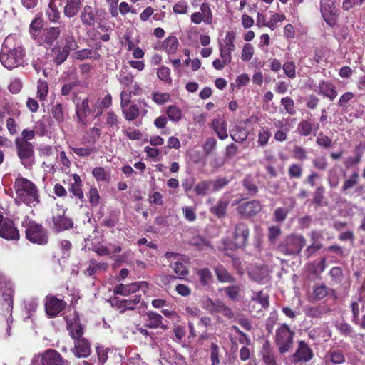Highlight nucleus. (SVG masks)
I'll list each match as a JSON object with an SVG mask.
<instances>
[{
    "label": "nucleus",
    "mask_w": 365,
    "mask_h": 365,
    "mask_svg": "<svg viewBox=\"0 0 365 365\" xmlns=\"http://www.w3.org/2000/svg\"><path fill=\"white\" fill-rule=\"evenodd\" d=\"M121 108L123 117L128 121H133L140 115V110L136 104L128 105L127 107Z\"/></svg>",
    "instance_id": "31"
},
{
    "label": "nucleus",
    "mask_w": 365,
    "mask_h": 365,
    "mask_svg": "<svg viewBox=\"0 0 365 365\" xmlns=\"http://www.w3.org/2000/svg\"><path fill=\"white\" fill-rule=\"evenodd\" d=\"M319 94L333 101L337 96L336 86L331 81L322 80L318 85Z\"/></svg>",
    "instance_id": "21"
},
{
    "label": "nucleus",
    "mask_w": 365,
    "mask_h": 365,
    "mask_svg": "<svg viewBox=\"0 0 365 365\" xmlns=\"http://www.w3.org/2000/svg\"><path fill=\"white\" fill-rule=\"evenodd\" d=\"M191 21L200 24L204 21L206 24H211L213 21V15L208 2H203L200 5V11L194 12L190 16Z\"/></svg>",
    "instance_id": "14"
},
{
    "label": "nucleus",
    "mask_w": 365,
    "mask_h": 365,
    "mask_svg": "<svg viewBox=\"0 0 365 365\" xmlns=\"http://www.w3.org/2000/svg\"><path fill=\"white\" fill-rule=\"evenodd\" d=\"M167 115L172 121L178 122L182 118V111L180 108L175 105H172L167 108Z\"/></svg>",
    "instance_id": "55"
},
{
    "label": "nucleus",
    "mask_w": 365,
    "mask_h": 365,
    "mask_svg": "<svg viewBox=\"0 0 365 365\" xmlns=\"http://www.w3.org/2000/svg\"><path fill=\"white\" fill-rule=\"evenodd\" d=\"M157 76L166 83L170 84L172 83V78H170V69L165 66H163L158 69Z\"/></svg>",
    "instance_id": "60"
},
{
    "label": "nucleus",
    "mask_w": 365,
    "mask_h": 365,
    "mask_svg": "<svg viewBox=\"0 0 365 365\" xmlns=\"http://www.w3.org/2000/svg\"><path fill=\"white\" fill-rule=\"evenodd\" d=\"M211 326V319L207 316L201 317L197 323V327L193 322H189L190 334L192 337L199 336L201 339L207 338V328Z\"/></svg>",
    "instance_id": "13"
},
{
    "label": "nucleus",
    "mask_w": 365,
    "mask_h": 365,
    "mask_svg": "<svg viewBox=\"0 0 365 365\" xmlns=\"http://www.w3.org/2000/svg\"><path fill=\"white\" fill-rule=\"evenodd\" d=\"M73 58L76 60H85L93 57L95 59H99L101 58V55L94 51L92 49L83 48L81 50L76 51L73 54Z\"/></svg>",
    "instance_id": "36"
},
{
    "label": "nucleus",
    "mask_w": 365,
    "mask_h": 365,
    "mask_svg": "<svg viewBox=\"0 0 365 365\" xmlns=\"http://www.w3.org/2000/svg\"><path fill=\"white\" fill-rule=\"evenodd\" d=\"M196 274L198 277L200 285L203 287L209 286L213 282V276L210 269L204 267L197 269Z\"/></svg>",
    "instance_id": "30"
},
{
    "label": "nucleus",
    "mask_w": 365,
    "mask_h": 365,
    "mask_svg": "<svg viewBox=\"0 0 365 365\" xmlns=\"http://www.w3.org/2000/svg\"><path fill=\"white\" fill-rule=\"evenodd\" d=\"M0 237L7 240H18L20 233L14 221L0 214Z\"/></svg>",
    "instance_id": "10"
},
{
    "label": "nucleus",
    "mask_w": 365,
    "mask_h": 365,
    "mask_svg": "<svg viewBox=\"0 0 365 365\" xmlns=\"http://www.w3.org/2000/svg\"><path fill=\"white\" fill-rule=\"evenodd\" d=\"M242 185L247 193L251 197L255 196L259 191V188L254 178L250 175H247L243 179Z\"/></svg>",
    "instance_id": "35"
},
{
    "label": "nucleus",
    "mask_w": 365,
    "mask_h": 365,
    "mask_svg": "<svg viewBox=\"0 0 365 365\" xmlns=\"http://www.w3.org/2000/svg\"><path fill=\"white\" fill-rule=\"evenodd\" d=\"M330 312L329 308L326 305H319L309 307L307 311V315L313 318L321 317Z\"/></svg>",
    "instance_id": "41"
},
{
    "label": "nucleus",
    "mask_w": 365,
    "mask_h": 365,
    "mask_svg": "<svg viewBox=\"0 0 365 365\" xmlns=\"http://www.w3.org/2000/svg\"><path fill=\"white\" fill-rule=\"evenodd\" d=\"M52 56L54 63L56 66L61 65L68 58L69 53H68L62 47L61 45L56 44L51 49Z\"/></svg>",
    "instance_id": "29"
},
{
    "label": "nucleus",
    "mask_w": 365,
    "mask_h": 365,
    "mask_svg": "<svg viewBox=\"0 0 365 365\" xmlns=\"http://www.w3.org/2000/svg\"><path fill=\"white\" fill-rule=\"evenodd\" d=\"M54 229L56 232H62L71 228L73 225L72 220L66 216L63 211L53 216Z\"/></svg>",
    "instance_id": "19"
},
{
    "label": "nucleus",
    "mask_w": 365,
    "mask_h": 365,
    "mask_svg": "<svg viewBox=\"0 0 365 365\" xmlns=\"http://www.w3.org/2000/svg\"><path fill=\"white\" fill-rule=\"evenodd\" d=\"M325 189L322 185L318 186L314 192L312 202L317 206H322V203L324 199Z\"/></svg>",
    "instance_id": "63"
},
{
    "label": "nucleus",
    "mask_w": 365,
    "mask_h": 365,
    "mask_svg": "<svg viewBox=\"0 0 365 365\" xmlns=\"http://www.w3.org/2000/svg\"><path fill=\"white\" fill-rule=\"evenodd\" d=\"M222 290L225 292L228 298L233 301L237 302L240 299V287L237 284L230 285L226 287H224Z\"/></svg>",
    "instance_id": "49"
},
{
    "label": "nucleus",
    "mask_w": 365,
    "mask_h": 365,
    "mask_svg": "<svg viewBox=\"0 0 365 365\" xmlns=\"http://www.w3.org/2000/svg\"><path fill=\"white\" fill-rule=\"evenodd\" d=\"M179 42L175 36H169L162 43V48L168 54H173L176 52Z\"/></svg>",
    "instance_id": "34"
},
{
    "label": "nucleus",
    "mask_w": 365,
    "mask_h": 365,
    "mask_svg": "<svg viewBox=\"0 0 365 365\" xmlns=\"http://www.w3.org/2000/svg\"><path fill=\"white\" fill-rule=\"evenodd\" d=\"M314 124L309 120H302L298 124L297 131L301 136H308L313 133Z\"/></svg>",
    "instance_id": "42"
},
{
    "label": "nucleus",
    "mask_w": 365,
    "mask_h": 365,
    "mask_svg": "<svg viewBox=\"0 0 365 365\" xmlns=\"http://www.w3.org/2000/svg\"><path fill=\"white\" fill-rule=\"evenodd\" d=\"M295 332L286 323L281 324L275 331L274 344L280 354H284L292 350Z\"/></svg>",
    "instance_id": "4"
},
{
    "label": "nucleus",
    "mask_w": 365,
    "mask_h": 365,
    "mask_svg": "<svg viewBox=\"0 0 365 365\" xmlns=\"http://www.w3.org/2000/svg\"><path fill=\"white\" fill-rule=\"evenodd\" d=\"M80 19L83 26L93 27L95 25L96 16L93 9L88 5H86L80 15Z\"/></svg>",
    "instance_id": "24"
},
{
    "label": "nucleus",
    "mask_w": 365,
    "mask_h": 365,
    "mask_svg": "<svg viewBox=\"0 0 365 365\" xmlns=\"http://www.w3.org/2000/svg\"><path fill=\"white\" fill-rule=\"evenodd\" d=\"M90 112L88 98H86L83 99L81 102L76 104V115L81 123L83 125L86 124L87 118Z\"/></svg>",
    "instance_id": "22"
},
{
    "label": "nucleus",
    "mask_w": 365,
    "mask_h": 365,
    "mask_svg": "<svg viewBox=\"0 0 365 365\" xmlns=\"http://www.w3.org/2000/svg\"><path fill=\"white\" fill-rule=\"evenodd\" d=\"M71 352L77 358H87L91 354V346L89 340L82 338L74 340V346Z\"/></svg>",
    "instance_id": "17"
},
{
    "label": "nucleus",
    "mask_w": 365,
    "mask_h": 365,
    "mask_svg": "<svg viewBox=\"0 0 365 365\" xmlns=\"http://www.w3.org/2000/svg\"><path fill=\"white\" fill-rule=\"evenodd\" d=\"M16 154L21 163L26 169H30L34 163V145L31 143L14 140Z\"/></svg>",
    "instance_id": "8"
},
{
    "label": "nucleus",
    "mask_w": 365,
    "mask_h": 365,
    "mask_svg": "<svg viewBox=\"0 0 365 365\" xmlns=\"http://www.w3.org/2000/svg\"><path fill=\"white\" fill-rule=\"evenodd\" d=\"M254 354L253 347L251 346H242L239 351L240 359L242 361H248Z\"/></svg>",
    "instance_id": "64"
},
{
    "label": "nucleus",
    "mask_w": 365,
    "mask_h": 365,
    "mask_svg": "<svg viewBox=\"0 0 365 365\" xmlns=\"http://www.w3.org/2000/svg\"><path fill=\"white\" fill-rule=\"evenodd\" d=\"M262 361L265 365H278L274 353L269 349V345H264L262 351Z\"/></svg>",
    "instance_id": "40"
},
{
    "label": "nucleus",
    "mask_w": 365,
    "mask_h": 365,
    "mask_svg": "<svg viewBox=\"0 0 365 365\" xmlns=\"http://www.w3.org/2000/svg\"><path fill=\"white\" fill-rule=\"evenodd\" d=\"M67 329L69 331L70 336L73 339L84 338L83 327L80 322H76L74 324L68 323Z\"/></svg>",
    "instance_id": "38"
},
{
    "label": "nucleus",
    "mask_w": 365,
    "mask_h": 365,
    "mask_svg": "<svg viewBox=\"0 0 365 365\" xmlns=\"http://www.w3.org/2000/svg\"><path fill=\"white\" fill-rule=\"evenodd\" d=\"M325 365L340 364L345 361L344 352L338 349H329L325 356Z\"/></svg>",
    "instance_id": "23"
},
{
    "label": "nucleus",
    "mask_w": 365,
    "mask_h": 365,
    "mask_svg": "<svg viewBox=\"0 0 365 365\" xmlns=\"http://www.w3.org/2000/svg\"><path fill=\"white\" fill-rule=\"evenodd\" d=\"M73 179L74 182L70 185L68 190L71 192L75 197L82 200L84 197V195L82 190V181L81 177L77 173L73 174Z\"/></svg>",
    "instance_id": "27"
},
{
    "label": "nucleus",
    "mask_w": 365,
    "mask_h": 365,
    "mask_svg": "<svg viewBox=\"0 0 365 365\" xmlns=\"http://www.w3.org/2000/svg\"><path fill=\"white\" fill-rule=\"evenodd\" d=\"M14 291L11 287L5 285V288L0 291V296L3 297V300L6 304V309L11 311L14 305Z\"/></svg>",
    "instance_id": "37"
},
{
    "label": "nucleus",
    "mask_w": 365,
    "mask_h": 365,
    "mask_svg": "<svg viewBox=\"0 0 365 365\" xmlns=\"http://www.w3.org/2000/svg\"><path fill=\"white\" fill-rule=\"evenodd\" d=\"M98 106H97V115L103 113V110L109 108L112 105V96L107 93L102 99L98 101Z\"/></svg>",
    "instance_id": "54"
},
{
    "label": "nucleus",
    "mask_w": 365,
    "mask_h": 365,
    "mask_svg": "<svg viewBox=\"0 0 365 365\" xmlns=\"http://www.w3.org/2000/svg\"><path fill=\"white\" fill-rule=\"evenodd\" d=\"M106 124L110 128L118 130L120 128V119L113 110H109L106 113Z\"/></svg>",
    "instance_id": "46"
},
{
    "label": "nucleus",
    "mask_w": 365,
    "mask_h": 365,
    "mask_svg": "<svg viewBox=\"0 0 365 365\" xmlns=\"http://www.w3.org/2000/svg\"><path fill=\"white\" fill-rule=\"evenodd\" d=\"M59 27H49L42 30L41 34L36 39L40 44H44L48 46L53 45L54 42L61 35Z\"/></svg>",
    "instance_id": "16"
},
{
    "label": "nucleus",
    "mask_w": 365,
    "mask_h": 365,
    "mask_svg": "<svg viewBox=\"0 0 365 365\" xmlns=\"http://www.w3.org/2000/svg\"><path fill=\"white\" fill-rule=\"evenodd\" d=\"M108 269V264L106 262H98L94 259H91L89 262L88 267L84 271L87 276H92L98 270L106 271Z\"/></svg>",
    "instance_id": "33"
},
{
    "label": "nucleus",
    "mask_w": 365,
    "mask_h": 365,
    "mask_svg": "<svg viewBox=\"0 0 365 365\" xmlns=\"http://www.w3.org/2000/svg\"><path fill=\"white\" fill-rule=\"evenodd\" d=\"M329 276L333 284H341L344 278L343 270L339 267H332L329 271Z\"/></svg>",
    "instance_id": "52"
},
{
    "label": "nucleus",
    "mask_w": 365,
    "mask_h": 365,
    "mask_svg": "<svg viewBox=\"0 0 365 365\" xmlns=\"http://www.w3.org/2000/svg\"><path fill=\"white\" fill-rule=\"evenodd\" d=\"M146 322L145 327L148 329L160 328L163 330L168 329V326L163 324V317L160 314L149 311L146 312Z\"/></svg>",
    "instance_id": "20"
},
{
    "label": "nucleus",
    "mask_w": 365,
    "mask_h": 365,
    "mask_svg": "<svg viewBox=\"0 0 365 365\" xmlns=\"http://www.w3.org/2000/svg\"><path fill=\"white\" fill-rule=\"evenodd\" d=\"M250 230L245 222H238L234 225L231 233V242L229 244L231 250H244L249 244Z\"/></svg>",
    "instance_id": "6"
},
{
    "label": "nucleus",
    "mask_w": 365,
    "mask_h": 365,
    "mask_svg": "<svg viewBox=\"0 0 365 365\" xmlns=\"http://www.w3.org/2000/svg\"><path fill=\"white\" fill-rule=\"evenodd\" d=\"M231 329L235 331V333L238 335L236 337L238 342L243 346H251L252 341L250 338L243 331H242L239 327L235 325L232 326Z\"/></svg>",
    "instance_id": "56"
},
{
    "label": "nucleus",
    "mask_w": 365,
    "mask_h": 365,
    "mask_svg": "<svg viewBox=\"0 0 365 365\" xmlns=\"http://www.w3.org/2000/svg\"><path fill=\"white\" fill-rule=\"evenodd\" d=\"M326 268V259L322 257L320 261L317 264L315 262H311L308 264L307 269L309 274H314L316 276L320 275Z\"/></svg>",
    "instance_id": "39"
},
{
    "label": "nucleus",
    "mask_w": 365,
    "mask_h": 365,
    "mask_svg": "<svg viewBox=\"0 0 365 365\" xmlns=\"http://www.w3.org/2000/svg\"><path fill=\"white\" fill-rule=\"evenodd\" d=\"M212 128L220 140H225L227 138V123L225 121L214 119L212 122Z\"/></svg>",
    "instance_id": "32"
},
{
    "label": "nucleus",
    "mask_w": 365,
    "mask_h": 365,
    "mask_svg": "<svg viewBox=\"0 0 365 365\" xmlns=\"http://www.w3.org/2000/svg\"><path fill=\"white\" fill-rule=\"evenodd\" d=\"M38 357L40 359L41 365H71L69 361L53 349H47L39 354Z\"/></svg>",
    "instance_id": "11"
},
{
    "label": "nucleus",
    "mask_w": 365,
    "mask_h": 365,
    "mask_svg": "<svg viewBox=\"0 0 365 365\" xmlns=\"http://www.w3.org/2000/svg\"><path fill=\"white\" fill-rule=\"evenodd\" d=\"M229 205L227 200L220 199L215 205L210 208V212L217 218H224L227 214V210Z\"/></svg>",
    "instance_id": "28"
},
{
    "label": "nucleus",
    "mask_w": 365,
    "mask_h": 365,
    "mask_svg": "<svg viewBox=\"0 0 365 365\" xmlns=\"http://www.w3.org/2000/svg\"><path fill=\"white\" fill-rule=\"evenodd\" d=\"M292 153L293 158L298 160L304 161L308 158L307 151L304 148L300 145H294L292 150Z\"/></svg>",
    "instance_id": "58"
},
{
    "label": "nucleus",
    "mask_w": 365,
    "mask_h": 365,
    "mask_svg": "<svg viewBox=\"0 0 365 365\" xmlns=\"http://www.w3.org/2000/svg\"><path fill=\"white\" fill-rule=\"evenodd\" d=\"M305 245L306 240L302 235L290 234L280 241L277 250L284 255L293 256L299 254Z\"/></svg>",
    "instance_id": "5"
},
{
    "label": "nucleus",
    "mask_w": 365,
    "mask_h": 365,
    "mask_svg": "<svg viewBox=\"0 0 365 365\" xmlns=\"http://www.w3.org/2000/svg\"><path fill=\"white\" fill-rule=\"evenodd\" d=\"M225 304L221 300L214 301L208 298L205 302V309L212 314H218L220 313Z\"/></svg>",
    "instance_id": "45"
},
{
    "label": "nucleus",
    "mask_w": 365,
    "mask_h": 365,
    "mask_svg": "<svg viewBox=\"0 0 365 365\" xmlns=\"http://www.w3.org/2000/svg\"><path fill=\"white\" fill-rule=\"evenodd\" d=\"M92 174L98 182H106L109 180V175L103 167H96Z\"/></svg>",
    "instance_id": "61"
},
{
    "label": "nucleus",
    "mask_w": 365,
    "mask_h": 365,
    "mask_svg": "<svg viewBox=\"0 0 365 365\" xmlns=\"http://www.w3.org/2000/svg\"><path fill=\"white\" fill-rule=\"evenodd\" d=\"M48 92V86L46 81H39L37 86V96L41 101L46 100Z\"/></svg>",
    "instance_id": "59"
},
{
    "label": "nucleus",
    "mask_w": 365,
    "mask_h": 365,
    "mask_svg": "<svg viewBox=\"0 0 365 365\" xmlns=\"http://www.w3.org/2000/svg\"><path fill=\"white\" fill-rule=\"evenodd\" d=\"M329 289L325 284H319L314 287L313 294L316 300L319 301L326 297L328 294Z\"/></svg>",
    "instance_id": "57"
},
{
    "label": "nucleus",
    "mask_w": 365,
    "mask_h": 365,
    "mask_svg": "<svg viewBox=\"0 0 365 365\" xmlns=\"http://www.w3.org/2000/svg\"><path fill=\"white\" fill-rule=\"evenodd\" d=\"M272 136L271 131L267 128H262L258 133V143L260 146L264 147Z\"/></svg>",
    "instance_id": "62"
},
{
    "label": "nucleus",
    "mask_w": 365,
    "mask_h": 365,
    "mask_svg": "<svg viewBox=\"0 0 365 365\" xmlns=\"http://www.w3.org/2000/svg\"><path fill=\"white\" fill-rule=\"evenodd\" d=\"M210 365H220V346L212 342L210 344Z\"/></svg>",
    "instance_id": "51"
},
{
    "label": "nucleus",
    "mask_w": 365,
    "mask_h": 365,
    "mask_svg": "<svg viewBox=\"0 0 365 365\" xmlns=\"http://www.w3.org/2000/svg\"><path fill=\"white\" fill-rule=\"evenodd\" d=\"M141 302V295L135 294L129 299H114L113 306L119 309L120 313H124L127 310H134L136 306Z\"/></svg>",
    "instance_id": "18"
},
{
    "label": "nucleus",
    "mask_w": 365,
    "mask_h": 365,
    "mask_svg": "<svg viewBox=\"0 0 365 365\" xmlns=\"http://www.w3.org/2000/svg\"><path fill=\"white\" fill-rule=\"evenodd\" d=\"M82 7V0H67L63 9L64 16L68 18L73 17L79 12Z\"/></svg>",
    "instance_id": "26"
},
{
    "label": "nucleus",
    "mask_w": 365,
    "mask_h": 365,
    "mask_svg": "<svg viewBox=\"0 0 365 365\" xmlns=\"http://www.w3.org/2000/svg\"><path fill=\"white\" fill-rule=\"evenodd\" d=\"M235 38L236 34L234 31H229L226 33L224 43H220V46H222V47H224L225 48L233 52L236 49V46L235 44Z\"/></svg>",
    "instance_id": "48"
},
{
    "label": "nucleus",
    "mask_w": 365,
    "mask_h": 365,
    "mask_svg": "<svg viewBox=\"0 0 365 365\" xmlns=\"http://www.w3.org/2000/svg\"><path fill=\"white\" fill-rule=\"evenodd\" d=\"M212 186V180H202L199 182L195 187V192L198 196H205L207 194Z\"/></svg>",
    "instance_id": "53"
},
{
    "label": "nucleus",
    "mask_w": 365,
    "mask_h": 365,
    "mask_svg": "<svg viewBox=\"0 0 365 365\" xmlns=\"http://www.w3.org/2000/svg\"><path fill=\"white\" fill-rule=\"evenodd\" d=\"M21 225L25 228V236L29 242L38 245L48 243V233L41 223L36 222L29 216H25Z\"/></svg>",
    "instance_id": "3"
},
{
    "label": "nucleus",
    "mask_w": 365,
    "mask_h": 365,
    "mask_svg": "<svg viewBox=\"0 0 365 365\" xmlns=\"http://www.w3.org/2000/svg\"><path fill=\"white\" fill-rule=\"evenodd\" d=\"M314 351L304 340L297 341L294 352L287 359L288 365H303L314 358Z\"/></svg>",
    "instance_id": "7"
},
{
    "label": "nucleus",
    "mask_w": 365,
    "mask_h": 365,
    "mask_svg": "<svg viewBox=\"0 0 365 365\" xmlns=\"http://www.w3.org/2000/svg\"><path fill=\"white\" fill-rule=\"evenodd\" d=\"M359 174L357 171H354L348 178L344 180L341 187V192L345 195H361L364 192V186L359 184Z\"/></svg>",
    "instance_id": "9"
},
{
    "label": "nucleus",
    "mask_w": 365,
    "mask_h": 365,
    "mask_svg": "<svg viewBox=\"0 0 365 365\" xmlns=\"http://www.w3.org/2000/svg\"><path fill=\"white\" fill-rule=\"evenodd\" d=\"M66 306V303L55 296H47L45 299V311L50 317H56Z\"/></svg>",
    "instance_id": "15"
},
{
    "label": "nucleus",
    "mask_w": 365,
    "mask_h": 365,
    "mask_svg": "<svg viewBox=\"0 0 365 365\" xmlns=\"http://www.w3.org/2000/svg\"><path fill=\"white\" fill-rule=\"evenodd\" d=\"M287 173L290 179H299L302 177L303 167L299 163H291L288 167Z\"/></svg>",
    "instance_id": "47"
},
{
    "label": "nucleus",
    "mask_w": 365,
    "mask_h": 365,
    "mask_svg": "<svg viewBox=\"0 0 365 365\" xmlns=\"http://www.w3.org/2000/svg\"><path fill=\"white\" fill-rule=\"evenodd\" d=\"M289 210L287 207H277L273 213V221L277 223L284 222L287 218Z\"/></svg>",
    "instance_id": "50"
},
{
    "label": "nucleus",
    "mask_w": 365,
    "mask_h": 365,
    "mask_svg": "<svg viewBox=\"0 0 365 365\" xmlns=\"http://www.w3.org/2000/svg\"><path fill=\"white\" fill-rule=\"evenodd\" d=\"M26 49L19 37L9 34L4 40L0 50V62L9 70L24 66Z\"/></svg>",
    "instance_id": "1"
},
{
    "label": "nucleus",
    "mask_w": 365,
    "mask_h": 365,
    "mask_svg": "<svg viewBox=\"0 0 365 365\" xmlns=\"http://www.w3.org/2000/svg\"><path fill=\"white\" fill-rule=\"evenodd\" d=\"M43 26V21L41 17H36L31 21L29 31L34 39H36Z\"/></svg>",
    "instance_id": "44"
},
{
    "label": "nucleus",
    "mask_w": 365,
    "mask_h": 365,
    "mask_svg": "<svg viewBox=\"0 0 365 365\" xmlns=\"http://www.w3.org/2000/svg\"><path fill=\"white\" fill-rule=\"evenodd\" d=\"M14 189L16 195V205L24 204L35 207L41 202L40 191L31 180L19 175L14 180Z\"/></svg>",
    "instance_id": "2"
},
{
    "label": "nucleus",
    "mask_w": 365,
    "mask_h": 365,
    "mask_svg": "<svg viewBox=\"0 0 365 365\" xmlns=\"http://www.w3.org/2000/svg\"><path fill=\"white\" fill-rule=\"evenodd\" d=\"M317 145L323 149H331L334 147V143L331 138L325 135L323 132H320L316 138Z\"/></svg>",
    "instance_id": "43"
},
{
    "label": "nucleus",
    "mask_w": 365,
    "mask_h": 365,
    "mask_svg": "<svg viewBox=\"0 0 365 365\" xmlns=\"http://www.w3.org/2000/svg\"><path fill=\"white\" fill-rule=\"evenodd\" d=\"M262 209V205L259 200H252L240 202L237 207V213L245 217H250L257 215Z\"/></svg>",
    "instance_id": "12"
},
{
    "label": "nucleus",
    "mask_w": 365,
    "mask_h": 365,
    "mask_svg": "<svg viewBox=\"0 0 365 365\" xmlns=\"http://www.w3.org/2000/svg\"><path fill=\"white\" fill-rule=\"evenodd\" d=\"M217 280L221 283H233L235 278L227 271V269L221 264L214 268Z\"/></svg>",
    "instance_id": "25"
}]
</instances>
